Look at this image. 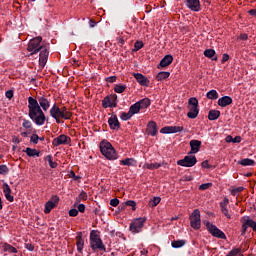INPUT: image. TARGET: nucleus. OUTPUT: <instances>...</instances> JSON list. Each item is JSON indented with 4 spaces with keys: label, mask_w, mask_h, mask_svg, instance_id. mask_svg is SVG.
Masks as SVG:
<instances>
[{
    "label": "nucleus",
    "mask_w": 256,
    "mask_h": 256,
    "mask_svg": "<svg viewBox=\"0 0 256 256\" xmlns=\"http://www.w3.org/2000/svg\"><path fill=\"white\" fill-rule=\"evenodd\" d=\"M0 175H9V167L7 165H0Z\"/></svg>",
    "instance_id": "44"
},
{
    "label": "nucleus",
    "mask_w": 256,
    "mask_h": 256,
    "mask_svg": "<svg viewBox=\"0 0 256 256\" xmlns=\"http://www.w3.org/2000/svg\"><path fill=\"white\" fill-rule=\"evenodd\" d=\"M239 165H242L243 167H253L255 166V160L250 158H244L238 162Z\"/></svg>",
    "instance_id": "25"
},
{
    "label": "nucleus",
    "mask_w": 256,
    "mask_h": 256,
    "mask_svg": "<svg viewBox=\"0 0 256 256\" xmlns=\"http://www.w3.org/2000/svg\"><path fill=\"white\" fill-rule=\"evenodd\" d=\"M185 5L190 11H194L195 13L201 11V2L199 0H186Z\"/></svg>",
    "instance_id": "15"
},
{
    "label": "nucleus",
    "mask_w": 256,
    "mask_h": 256,
    "mask_svg": "<svg viewBox=\"0 0 256 256\" xmlns=\"http://www.w3.org/2000/svg\"><path fill=\"white\" fill-rule=\"evenodd\" d=\"M26 155H28V157H39L40 152L37 151V149H33V148H29L27 147L25 150Z\"/></svg>",
    "instance_id": "29"
},
{
    "label": "nucleus",
    "mask_w": 256,
    "mask_h": 256,
    "mask_svg": "<svg viewBox=\"0 0 256 256\" xmlns=\"http://www.w3.org/2000/svg\"><path fill=\"white\" fill-rule=\"evenodd\" d=\"M69 143H71V137L65 134H61L52 141V145L54 147H59V145H69Z\"/></svg>",
    "instance_id": "12"
},
{
    "label": "nucleus",
    "mask_w": 256,
    "mask_h": 256,
    "mask_svg": "<svg viewBox=\"0 0 256 256\" xmlns=\"http://www.w3.org/2000/svg\"><path fill=\"white\" fill-rule=\"evenodd\" d=\"M58 203H59V196H57V195L52 196L51 200L45 204L44 213L46 215H49V213H51L52 209H55V207H57Z\"/></svg>",
    "instance_id": "13"
},
{
    "label": "nucleus",
    "mask_w": 256,
    "mask_h": 256,
    "mask_svg": "<svg viewBox=\"0 0 256 256\" xmlns=\"http://www.w3.org/2000/svg\"><path fill=\"white\" fill-rule=\"evenodd\" d=\"M50 116L55 119L56 123H61V119H65V115L61 111V108L54 104L50 109Z\"/></svg>",
    "instance_id": "10"
},
{
    "label": "nucleus",
    "mask_w": 256,
    "mask_h": 256,
    "mask_svg": "<svg viewBox=\"0 0 256 256\" xmlns=\"http://www.w3.org/2000/svg\"><path fill=\"white\" fill-rule=\"evenodd\" d=\"M243 189H245V188H243V187H237V188H235V189H233V190L231 191V195H233V197H236V196H237V193H241V191H243Z\"/></svg>",
    "instance_id": "52"
},
{
    "label": "nucleus",
    "mask_w": 256,
    "mask_h": 256,
    "mask_svg": "<svg viewBox=\"0 0 256 256\" xmlns=\"http://www.w3.org/2000/svg\"><path fill=\"white\" fill-rule=\"evenodd\" d=\"M201 167H203L204 169H211V165H209V161L205 160L201 163Z\"/></svg>",
    "instance_id": "57"
},
{
    "label": "nucleus",
    "mask_w": 256,
    "mask_h": 256,
    "mask_svg": "<svg viewBox=\"0 0 256 256\" xmlns=\"http://www.w3.org/2000/svg\"><path fill=\"white\" fill-rule=\"evenodd\" d=\"M139 111H141V107L139 106V104L136 102L135 104L131 105L129 108V112L133 115H137V113H139Z\"/></svg>",
    "instance_id": "33"
},
{
    "label": "nucleus",
    "mask_w": 256,
    "mask_h": 256,
    "mask_svg": "<svg viewBox=\"0 0 256 256\" xmlns=\"http://www.w3.org/2000/svg\"><path fill=\"white\" fill-rule=\"evenodd\" d=\"M247 229H249V225H247V220L244 219V222L242 224V232H241L242 236H244L245 233H247Z\"/></svg>",
    "instance_id": "51"
},
{
    "label": "nucleus",
    "mask_w": 256,
    "mask_h": 256,
    "mask_svg": "<svg viewBox=\"0 0 256 256\" xmlns=\"http://www.w3.org/2000/svg\"><path fill=\"white\" fill-rule=\"evenodd\" d=\"M227 61H229V54H223L222 63H227Z\"/></svg>",
    "instance_id": "62"
},
{
    "label": "nucleus",
    "mask_w": 256,
    "mask_h": 256,
    "mask_svg": "<svg viewBox=\"0 0 256 256\" xmlns=\"http://www.w3.org/2000/svg\"><path fill=\"white\" fill-rule=\"evenodd\" d=\"M85 245V240H83V233L78 232L76 236V246L77 247H84Z\"/></svg>",
    "instance_id": "30"
},
{
    "label": "nucleus",
    "mask_w": 256,
    "mask_h": 256,
    "mask_svg": "<svg viewBox=\"0 0 256 256\" xmlns=\"http://www.w3.org/2000/svg\"><path fill=\"white\" fill-rule=\"evenodd\" d=\"M213 183H204L199 186L200 191H207L209 187H212Z\"/></svg>",
    "instance_id": "48"
},
{
    "label": "nucleus",
    "mask_w": 256,
    "mask_h": 256,
    "mask_svg": "<svg viewBox=\"0 0 256 256\" xmlns=\"http://www.w3.org/2000/svg\"><path fill=\"white\" fill-rule=\"evenodd\" d=\"M46 161H48L51 169H57V162L53 161V156L51 155L46 156Z\"/></svg>",
    "instance_id": "39"
},
{
    "label": "nucleus",
    "mask_w": 256,
    "mask_h": 256,
    "mask_svg": "<svg viewBox=\"0 0 256 256\" xmlns=\"http://www.w3.org/2000/svg\"><path fill=\"white\" fill-rule=\"evenodd\" d=\"M205 226L208 230V232L212 235V237H216L217 239H227V236L225 235V232L221 229H218L215 224H212L211 222L207 221L205 222Z\"/></svg>",
    "instance_id": "6"
},
{
    "label": "nucleus",
    "mask_w": 256,
    "mask_h": 256,
    "mask_svg": "<svg viewBox=\"0 0 256 256\" xmlns=\"http://www.w3.org/2000/svg\"><path fill=\"white\" fill-rule=\"evenodd\" d=\"M249 15H252V17H256V9H251L248 11Z\"/></svg>",
    "instance_id": "64"
},
{
    "label": "nucleus",
    "mask_w": 256,
    "mask_h": 256,
    "mask_svg": "<svg viewBox=\"0 0 256 256\" xmlns=\"http://www.w3.org/2000/svg\"><path fill=\"white\" fill-rule=\"evenodd\" d=\"M100 151L102 155L110 161L117 159V152L115 151V148H113V145L107 141H102L100 143Z\"/></svg>",
    "instance_id": "3"
},
{
    "label": "nucleus",
    "mask_w": 256,
    "mask_h": 256,
    "mask_svg": "<svg viewBox=\"0 0 256 256\" xmlns=\"http://www.w3.org/2000/svg\"><path fill=\"white\" fill-rule=\"evenodd\" d=\"M158 203H161V198H160V197H154V198L150 201L149 205H150V207H157V204H158Z\"/></svg>",
    "instance_id": "46"
},
{
    "label": "nucleus",
    "mask_w": 256,
    "mask_h": 256,
    "mask_svg": "<svg viewBox=\"0 0 256 256\" xmlns=\"http://www.w3.org/2000/svg\"><path fill=\"white\" fill-rule=\"evenodd\" d=\"M102 107L104 109H113V107H117V94L105 96L102 100Z\"/></svg>",
    "instance_id": "9"
},
{
    "label": "nucleus",
    "mask_w": 256,
    "mask_h": 256,
    "mask_svg": "<svg viewBox=\"0 0 256 256\" xmlns=\"http://www.w3.org/2000/svg\"><path fill=\"white\" fill-rule=\"evenodd\" d=\"M221 117V111L219 110H210L208 112V119L209 121H217Z\"/></svg>",
    "instance_id": "24"
},
{
    "label": "nucleus",
    "mask_w": 256,
    "mask_h": 256,
    "mask_svg": "<svg viewBox=\"0 0 256 256\" xmlns=\"http://www.w3.org/2000/svg\"><path fill=\"white\" fill-rule=\"evenodd\" d=\"M30 142L34 145H37V143H39V135L32 134V136L30 137Z\"/></svg>",
    "instance_id": "50"
},
{
    "label": "nucleus",
    "mask_w": 256,
    "mask_h": 256,
    "mask_svg": "<svg viewBox=\"0 0 256 256\" xmlns=\"http://www.w3.org/2000/svg\"><path fill=\"white\" fill-rule=\"evenodd\" d=\"M70 177L74 179V181H79V179H81V176H76L73 171L70 172Z\"/></svg>",
    "instance_id": "60"
},
{
    "label": "nucleus",
    "mask_w": 256,
    "mask_h": 256,
    "mask_svg": "<svg viewBox=\"0 0 256 256\" xmlns=\"http://www.w3.org/2000/svg\"><path fill=\"white\" fill-rule=\"evenodd\" d=\"M159 167H163V163H145L144 168L149 169L150 171H154V169H159Z\"/></svg>",
    "instance_id": "28"
},
{
    "label": "nucleus",
    "mask_w": 256,
    "mask_h": 256,
    "mask_svg": "<svg viewBox=\"0 0 256 256\" xmlns=\"http://www.w3.org/2000/svg\"><path fill=\"white\" fill-rule=\"evenodd\" d=\"M146 221H147V218H145V217H140V218L134 219L130 223L131 233H141V231H143V227H144Z\"/></svg>",
    "instance_id": "7"
},
{
    "label": "nucleus",
    "mask_w": 256,
    "mask_h": 256,
    "mask_svg": "<svg viewBox=\"0 0 256 256\" xmlns=\"http://www.w3.org/2000/svg\"><path fill=\"white\" fill-rule=\"evenodd\" d=\"M5 97L9 100L13 99V90H7L5 93Z\"/></svg>",
    "instance_id": "56"
},
{
    "label": "nucleus",
    "mask_w": 256,
    "mask_h": 256,
    "mask_svg": "<svg viewBox=\"0 0 256 256\" xmlns=\"http://www.w3.org/2000/svg\"><path fill=\"white\" fill-rule=\"evenodd\" d=\"M49 107H51V100L45 96L28 97V116L38 127L45 125L47 116L43 111H49Z\"/></svg>",
    "instance_id": "1"
},
{
    "label": "nucleus",
    "mask_w": 256,
    "mask_h": 256,
    "mask_svg": "<svg viewBox=\"0 0 256 256\" xmlns=\"http://www.w3.org/2000/svg\"><path fill=\"white\" fill-rule=\"evenodd\" d=\"M2 189L7 201L13 203V201H15V198L13 197V195H11V187L9 186V184L3 183Z\"/></svg>",
    "instance_id": "20"
},
{
    "label": "nucleus",
    "mask_w": 256,
    "mask_h": 256,
    "mask_svg": "<svg viewBox=\"0 0 256 256\" xmlns=\"http://www.w3.org/2000/svg\"><path fill=\"white\" fill-rule=\"evenodd\" d=\"M126 207H132V211H136L137 210V202L133 201V200H128L125 202Z\"/></svg>",
    "instance_id": "42"
},
{
    "label": "nucleus",
    "mask_w": 256,
    "mask_h": 256,
    "mask_svg": "<svg viewBox=\"0 0 256 256\" xmlns=\"http://www.w3.org/2000/svg\"><path fill=\"white\" fill-rule=\"evenodd\" d=\"M121 165H125L127 167H133V163H135V159L133 158H126L120 161Z\"/></svg>",
    "instance_id": "36"
},
{
    "label": "nucleus",
    "mask_w": 256,
    "mask_h": 256,
    "mask_svg": "<svg viewBox=\"0 0 256 256\" xmlns=\"http://www.w3.org/2000/svg\"><path fill=\"white\" fill-rule=\"evenodd\" d=\"M190 147H191L190 153H199V151L201 149V141L200 140H191Z\"/></svg>",
    "instance_id": "23"
},
{
    "label": "nucleus",
    "mask_w": 256,
    "mask_h": 256,
    "mask_svg": "<svg viewBox=\"0 0 256 256\" xmlns=\"http://www.w3.org/2000/svg\"><path fill=\"white\" fill-rule=\"evenodd\" d=\"M131 117H133V114L130 111H128V113L122 112L120 115V119H122V121H129V119H131Z\"/></svg>",
    "instance_id": "40"
},
{
    "label": "nucleus",
    "mask_w": 256,
    "mask_h": 256,
    "mask_svg": "<svg viewBox=\"0 0 256 256\" xmlns=\"http://www.w3.org/2000/svg\"><path fill=\"white\" fill-rule=\"evenodd\" d=\"M22 127H24V129H32L33 123L30 120L24 119L22 123Z\"/></svg>",
    "instance_id": "45"
},
{
    "label": "nucleus",
    "mask_w": 256,
    "mask_h": 256,
    "mask_svg": "<svg viewBox=\"0 0 256 256\" xmlns=\"http://www.w3.org/2000/svg\"><path fill=\"white\" fill-rule=\"evenodd\" d=\"M90 247L92 251H103L104 253L107 251L105 244H103V240H101L97 230H92L90 232Z\"/></svg>",
    "instance_id": "2"
},
{
    "label": "nucleus",
    "mask_w": 256,
    "mask_h": 256,
    "mask_svg": "<svg viewBox=\"0 0 256 256\" xmlns=\"http://www.w3.org/2000/svg\"><path fill=\"white\" fill-rule=\"evenodd\" d=\"M186 241L185 240H173L171 242V245L173 249H180V247H183L185 245Z\"/></svg>",
    "instance_id": "34"
},
{
    "label": "nucleus",
    "mask_w": 256,
    "mask_h": 256,
    "mask_svg": "<svg viewBox=\"0 0 256 256\" xmlns=\"http://www.w3.org/2000/svg\"><path fill=\"white\" fill-rule=\"evenodd\" d=\"M190 225L192 229H201V211L195 209L190 215Z\"/></svg>",
    "instance_id": "8"
},
{
    "label": "nucleus",
    "mask_w": 256,
    "mask_h": 256,
    "mask_svg": "<svg viewBox=\"0 0 256 256\" xmlns=\"http://www.w3.org/2000/svg\"><path fill=\"white\" fill-rule=\"evenodd\" d=\"M81 201H87V193L85 191H82L76 198V203H81Z\"/></svg>",
    "instance_id": "41"
},
{
    "label": "nucleus",
    "mask_w": 256,
    "mask_h": 256,
    "mask_svg": "<svg viewBox=\"0 0 256 256\" xmlns=\"http://www.w3.org/2000/svg\"><path fill=\"white\" fill-rule=\"evenodd\" d=\"M173 63V55L167 54L159 63L158 69H163L165 67H169Z\"/></svg>",
    "instance_id": "19"
},
{
    "label": "nucleus",
    "mask_w": 256,
    "mask_h": 256,
    "mask_svg": "<svg viewBox=\"0 0 256 256\" xmlns=\"http://www.w3.org/2000/svg\"><path fill=\"white\" fill-rule=\"evenodd\" d=\"M189 112L187 113V117L189 119H197L199 115V100L197 98L192 97L188 100Z\"/></svg>",
    "instance_id": "5"
},
{
    "label": "nucleus",
    "mask_w": 256,
    "mask_h": 256,
    "mask_svg": "<svg viewBox=\"0 0 256 256\" xmlns=\"http://www.w3.org/2000/svg\"><path fill=\"white\" fill-rule=\"evenodd\" d=\"M108 125H109L110 129H113V130L121 129V123H119V118H117L116 114L112 115L108 119Z\"/></svg>",
    "instance_id": "18"
},
{
    "label": "nucleus",
    "mask_w": 256,
    "mask_h": 256,
    "mask_svg": "<svg viewBox=\"0 0 256 256\" xmlns=\"http://www.w3.org/2000/svg\"><path fill=\"white\" fill-rule=\"evenodd\" d=\"M221 213H223V215H224L225 217H227V219H231V215L229 214V209H227V208H222V209H221Z\"/></svg>",
    "instance_id": "54"
},
{
    "label": "nucleus",
    "mask_w": 256,
    "mask_h": 256,
    "mask_svg": "<svg viewBox=\"0 0 256 256\" xmlns=\"http://www.w3.org/2000/svg\"><path fill=\"white\" fill-rule=\"evenodd\" d=\"M41 41H43V38L41 36H37L29 41L27 51L30 52V55H35L39 53L41 49H43Z\"/></svg>",
    "instance_id": "4"
},
{
    "label": "nucleus",
    "mask_w": 256,
    "mask_h": 256,
    "mask_svg": "<svg viewBox=\"0 0 256 256\" xmlns=\"http://www.w3.org/2000/svg\"><path fill=\"white\" fill-rule=\"evenodd\" d=\"M77 215H79V210L78 209L73 208L69 211V216L70 217H77Z\"/></svg>",
    "instance_id": "53"
},
{
    "label": "nucleus",
    "mask_w": 256,
    "mask_h": 256,
    "mask_svg": "<svg viewBox=\"0 0 256 256\" xmlns=\"http://www.w3.org/2000/svg\"><path fill=\"white\" fill-rule=\"evenodd\" d=\"M227 205H229V198L225 197L222 202H220L221 209H227Z\"/></svg>",
    "instance_id": "49"
},
{
    "label": "nucleus",
    "mask_w": 256,
    "mask_h": 256,
    "mask_svg": "<svg viewBox=\"0 0 256 256\" xmlns=\"http://www.w3.org/2000/svg\"><path fill=\"white\" fill-rule=\"evenodd\" d=\"M78 211L80 213H85V204H79L78 205Z\"/></svg>",
    "instance_id": "61"
},
{
    "label": "nucleus",
    "mask_w": 256,
    "mask_h": 256,
    "mask_svg": "<svg viewBox=\"0 0 256 256\" xmlns=\"http://www.w3.org/2000/svg\"><path fill=\"white\" fill-rule=\"evenodd\" d=\"M39 57V65L41 69H43L45 65H47V59H49V50L45 47H42Z\"/></svg>",
    "instance_id": "14"
},
{
    "label": "nucleus",
    "mask_w": 256,
    "mask_h": 256,
    "mask_svg": "<svg viewBox=\"0 0 256 256\" xmlns=\"http://www.w3.org/2000/svg\"><path fill=\"white\" fill-rule=\"evenodd\" d=\"M146 132L148 135H151L152 137H155V135H157L158 130H157V122L155 121H150L147 124V129Z\"/></svg>",
    "instance_id": "21"
},
{
    "label": "nucleus",
    "mask_w": 256,
    "mask_h": 256,
    "mask_svg": "<svg viewBox=\"0 0 256 256\" xmlns=\"http://www.w3.org/2000/svg\"><path fill=\"white\" fill-rule=\"evenodd\" d=\"M215 49H206L204 51V56H206L208 59H211L212 61H217V56Z\"/></svg>",
    "instance_id": "27"
},
{
    "label": "nucleus",
    "mask_w": 256,
    "mask_h": 256,
    "mask_svg": "<svg viewBox=\"0 0 256 256\" xmlns=\"http://www.w3.org/2000/svg\"><path fill=\"white\" fill-rule=\"evenodd\" d=\"M241 136H236L235 138H233L232 143H241Z\"/></svg>",
    "instance_id": "63"
},
{
    "label": "nucleus",
    "mask_w": 256,
    "mask_h": 256,
    "mask_svg": "<svg viewBox=\"0 0 256 256\" xmlns=\"http://www.w3.org/2000/svg\"><path fill=\"white\" fill-rule=\"evenodd\" d=\"M233 103V98L230 96H223L220 99H218V105L220 107H227L228 105H231Z\"/></svg>",
    "instance_id": "22"
},
{
    "label": "nucleus",
    "mask_w": 256,
    "mask_h": 256,
    "mask_svg": "<svg viewBox=\"0 0 256 256\" xmlns=\"http://www.w3.org/2000/svg\"><path fill=\"white\" fill-rule=\"evenodd\" d=\"M110 205L112 207H117L119 205V199H117V198L111 199L110 200Z\"/></svg>",
    "instance_id": "55"
},
{
    "label": "nucleus",
    "mask_w": 256,
    "mask_h": 256,
    "mask_svg": "<svg viewBox=\"0 0 256 256\" xmlns=\"http://www.w3.org/2000/svg\"><path fill=\"white\" fill-rule=\"evenodd\" d=\"M25 248H26L28 251H35V246H33V244H31V243L25 244Z\"/></svg>",
    "instance_id": "59"
},
{
    "label": "nucleus",
    "mask_w": 256,
    "mask_h": 256,
    "mask_svg": "<svg viewBox=\"0 0 256 256\" xmlns=\"http://www.w3.org/2000/svg\"><path fill=\"white\" fill-rule=\"evenodd\" d=\"M143 46H144L143 41L137 40V41L135 42V44H134V49H133V51H139L140 49H143Z\"/></svg>",
    "instance_id": "47"
},
{
    "label": "nucleus",
    "mask_w": 256,
    "mask_h": 256,
    "mask_svg": "<svg viewBox=\"0 0 256 256\" xmlns=\"http://www.w3.org/2000/svg\"><path fill=\"white\" fill-rule=\"evenodd\" d=\"M134 78L136 79L137 83H139V85H141L142 87H149V84L151 83V81H149L148 78L141 73L134 74Z\"/></svg>",
    "instance_id": "17"
},
{
    "label": "nucleus",
    "mask_w": 256,
    "mask_h": 256,
    "mask_svg": "<svg viewBox=\"0 0 256 256\" xmlns=\"http://www.w3.org/2000/svg\"><path fill=\"white\" fill-rule=\"evenodd\" d=\"M246 225H248V227H251L253 231H256V221H254L253 219L247 218Z\"/></svg>",
    "instance_id": "43"
},
{
    "label": "nucleus",
    "mask_w": 256,
    "mask_h": 256,
    "mask_svg": "<svg viewBox=\"0 0 256 256\" xmlns=\"http://www.w3.org/2000/svg\"><path fill=\"white\" fill-rule=\"evenodd\" d=\"M171 73L170 72H159L156 75V80L157 81H165V79H169Z\"/></svg>",
    "instance_id": "31"
},
{
    "label": "nucleus",
    "mask_w": 256,
    "mask_h": 256,
    "mask_svg": "<svg viewBox=\"0 0 256 256\" xmlns=\"http://www.w3.org/2000/svg\"><path fill=\"white\" fill-rule=\"evenodd\" d=\"M197 164V157L185 156L183 159L177 161V165L180 167H194Z\"/></svg>",
    "instance_id": "11"
},
{
    "label": "nucleus",
    "mask_w": 256,
    "mask_h": 256,
    "mask_svg": "<svg viewBox=\"0 0 256 256\" xmlns=\"http://www.w3.org/2000/svg\"><path fill=\"white\" fill-rule=\"evenodd\" d=\"M60 111H62L65 120H69L73 117V113H71L65 106L61 107Z\"/></svg>",
    "instance_id": "35"
},
{
    "label": "nucleus",
    "mask_w": 256,
    "mask_h": 256,
    "mask_svg": "<svg viewBox=\"0 0 256 256\" xmlns=\"http://www.w3.org/2000/svg\"><path fill=\"white\" fill-rule=\"evenodd\" d=\"M207 99H211L212 101H215L216 99H219V93L217 90H210L206 94Z\"/></svg>",
    "instance_id": "32"
},
{
    "label": "nucleus",
    "mask_w": 256,
    "mask_h": 256,
    "mask_svg": "<svg viewBox=\"0 0 256 256\" xmlns=\"http://www.w3.org/2000/svg\"><path fill=\"white\" fill-rule=\"evenodd\" d=\"M125 89H127L126 85L116 84L114 87L115 93H124Z\"/></svg>",
    "instance_id": "38"
},
{
    "label": "nucleus",
    "mask_w": 256,
    "mask_h": 256,
    "mask_svg": "<svg viewBox=\"0 0 256 256\" xmlns=\"http://www.w3.org/2000/svg\"><path fill=\"white\" fill-rule=\"evenodd\" d=\"M106 81L108 83H115V81H117V76H110L106 78Z\"/></svg>",
    "instance_id": "58"
},
{
    "label": "nucleus",
    "mask_w": 256,
    "mask_h": 256,
    "mask_svg": "<svg viewBox=\"0 0 256 256\" xmlns=\"http://www.w3.org/2000/svg\"><path fill=\"white\" fill-rule=\"evenodd\" d=\"M3 249L9 253H17V248L13 247L11 244H4Z\"/></svg>",
    "instance_id": "37"
},
{
    "label": "nucleus",
    "mask_w": 256,
    "mask_h": 256,
    "mask_svg": "<svg viewBox=\"0 0 256 256\" xmlns=\"http://www.w3.org/2000/svg\"><path fill=\"white\" fill-rule=\"evenodd\" d=\"M183 126H165L161 128L160 133L163 135H169L171 133H181Z\"/></svg>",
    "instance_id": "16"
},
{
    "label": "nucleus",
    "mask_w": 256,
    "mask_h": 256,
    "mask_svg": "<svg viewBox=\"0 0 256 256\" xmlns=\"http://www.w3.org/2000/svg\"><path fill=\"white\" fill-rule=\"evenodd\" d=\"M136 103H138L140 109H147L148 107L151 106V99L144 98V99L139 100Z\"/></svg>",
    "instance_id": "26"
}]
</instances>
